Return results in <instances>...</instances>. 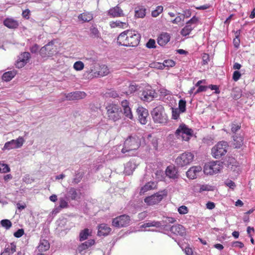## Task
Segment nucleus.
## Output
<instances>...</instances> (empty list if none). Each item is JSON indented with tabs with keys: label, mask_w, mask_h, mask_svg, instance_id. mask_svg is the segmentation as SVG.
<instances>
[{
	"label": "nucleus",
	"mask_w": 255,
	"mask_h": 255,
	"mask_svg": "<svg viewBox=\"0 0 255 255\" xmlns=\"http://www.w3.org/2000/svg\"><path fill=\"white\" fill-rule=\"evenodd\" d=\"M163 6L160 5L157 6L156 9L152 11L151 15L154 17H157L163 11Z\"/></svg>",
	"instance_id": "44"
},
{
	"label": "nucleus",
	"mask_w": 255,
	"mask_h": 255,
	"mask_svg": "<svg viewBox=\"0 0 255 255\" xmlns=\"http://www.w3.org/2000/svg\"><path fill=\"white\" fill-rule=\"evenodd\" d=\"M135 168V164L134 163L129 161L128 162L125 167V172L126 174L129 175L132 173Z\"/></svg>",
	"instance_id": "34"
},
{
	"label": "nucleus",
	"mask_w": 255,
	"mask_h": 255,
	"mask_svg": "<svg viewBox=\"0 0 255 255\" xmlns=\"http://www.w3.org/2000/svg\"><path fill=\"white\" fill-rule=\"evenodd\" d=\"M62 209L66 208L68 207V204L66 200L63 198H60L59 199V205Z\"/></svg>",
	"instance_id": "52"
},
{
	"label": "nucleus",
	"mask_w": 255,
	"mask_h": 255,
	"mask_svg": "<svg viewBox=\"0 0 255 255\" xmlns=\"http://www.w3.org/2000/svg\"><path fill=\"white\" fill-rule=\"evenodd\" d=\"M170 231L173 234L181 237L185 236L186 234L185 228L180 224L172 226L170 228Z\"/></svg>",
	"instance_id": "19"
},
{
	"label": "nucleus",
	"mask_w": 255,
	"mask_h": 255,
	"mask_svg": "<svg viewBox=\"0 0 255 255\" xmlns=\"http://www.w3.org/2000/svg\"><path fill=\"white\" fill-rule=\"evenodd\" d=\"M183 17L188 18L191 15V10L190 9H187L183 11Z\"/></svg>",
	"instance_id": "64"
},
{
	"label": "nucleus",
	"mask_w": 255,
	"mask_h": 255,
	"mask_svg": "<svg viewBox=\"0 0 255 255\" xmlns=\"http://www.w3.org/2000/svg\"><path fill=\"white\" fill-rule=\"evenodd\" d=\"M146 46L148 48H153L155 47V41L154 39H150L146 43Z\"/></svg>",
	"instance_id": "57"
},
{
	"label": "nucleus",
	"mask_w": 255,
	"mask_h": 255,
	"mask_svg": "<svg viewBox=\"0 0 255 255\" xmlns=\"http://www.w3.org/2000/svg\"><path fill=\"white\" fill-rule=\"evenodd\" d=\"M138 121L142 125H145L148 122V112L143 107H138L136 110Z\"/></svg>",
	"instance_id": "14"
},
{
	"label": "nucleus",
	"mask_w": 255,
	"mask_h": 255,
	"mask_svg": "<svg viewBox=\"0 0 255 255\" xmlns=\"http://www.w3.org/2000/svg\"><path fill=\"white\" fill-rule=\"evenodd\" d=\"M186 101L183 99L179 100L178 103V110L181 113H184L186 111Z\"/></svg>",
	"instance_id": "40"
},
{
	"label": "nucleus",
	"mask_w": 255,
	"mask_h": 255,
	"mask_svg": "<svg viewBox=\"0 0 255 255\" xmlns=\"http://www.w3.org/2000/svg\"><path fill=\"white\" fill-rule=\"evenodd\" d=\"M106 95L107 97H112L114 98L119 97V94L117 93V92L114 90H111L107 92Z\"/></svg>",
	"instance_id": "56"
},
{
	"label": "nucleus",
	"mask_w": 255,
	"mask_h": 255,
	"mask_svg": "<svg viewBox=\"0 0 255 255\" xmlns=\"http://www.w3.org/2000/svg\"><path fill=\"white\" fill-rule=\"evenodd\" d=\"M86 96V93L83 91H78L67 94L65 97L67 100L72 101L84 99Z\"/></svg>",
	"instance_id": "17"
},
{
	"label": "nucleus",
	"mask_w": 255,
	"mask_h": 255,
	"mask_svg": "<svg viewBox=\"0 0 255 255\" xmlns=\"http://www.w3.org/2000/svg\"><path fill=\"white\" fill-rule=\"evenodd\" d=\"M142 142H144V139L141 134H132L126 139L122 152L126 156H132Z\"/></svg>",
	"instance_id": "1"
},
{
	"label": "nucleus",
	"mask_w": 255,
	"mask_h": 255,
	"mask_svg": "<svg viewBox=\"0 0 255 255\" xmlns=\"http://www.w3.org/2000/svg\"><path fill=\"white\" fill-rule=\"evenodd\" d=\"M167 194L165 190L157 192L150 196L146 197L144 202L148 205H152L160 202L164 196Z\"/></svg>",
	"instance_id": "9"
},
{
	"label": "nucleus",
	"mask_w": 255,
	"mask_h": 255,
	"mask_svg": "<svg viewBox=\"0 0 255 255\" xmlns=\"http://www.w3.org/2000/svg\"><path fill=\"white\" fill-rule=\"evenodd\" d=\"M111 231V229L106 224H102L99 226L98 235L99 236H107Z\"/></svg>",
	"instance_id": "23"
},
{
	"label": "nucleus",
	"mask_w": 255,
	"mask_h": 255,
	"mask_svg": "<svg viewBox=\"0 0 255 255\" xmlns=\"http://www.w3.org/2000/svg\"><path fill=\"white\" fill-rule=\"evenodd\" d=\"M68 194L72 200H75L77 196V191L74 188H71L69 189Z\"/></svg>",
	"instance_id": "45"
},
{
	"label": "nucleus",
	"mask_w": 255,
	"mask_h": 255,
	"mask_svg": "<svg viewBox=\"0 0 255 255\" xmlns=\"http://www.w3.org/2000/svg\"><path fill=\"white\" fill-rule=\"evenodd\" d=\"M241 73L238 71H235L233 73V79L235 81H237L240 79V78H241Z\"/></svg>",
	"instance_id": "59"
},
{
	"label": "nucleus",
	"mask_w": 255,
	"mask_h": 255,
	"mask_svg": "<svg viewBox=\"0 0 255 255\" xmlns=\"http://www.w3.org/2000/svg\"><path fill=\"white\" fill-rule=\"evenodd\" d=\"M84 68V64L81 61H78L73 64V68L77 71L82 70Z\"/></svg>",
	"instance_id": "39"
},
{
	"label": "nucleus",
	"mask_w": 255,
	"mask_h": 255,
	"mask_svg": "<svg viewBox=\"0 0 255 255\" xmlns=\"http://www.w3.org/2000/svg\"><path fill=\"white\" fill-rule=\"evenodd\" d=\"M175 65V62L171 59L165 60L163 61L162 66L167 68L172 67L174 66Z\"/></svg>",
	"instance_id": "48"
},
{
	"label": "nucleus",
	"mask_w": 255,
	"mask_h": 255,
	"mask_svg": "<svg viewBox=\"0 0 255 255\" xmlns=\"http://www.w3.org/2000/svg\"><path fill=\"white\" fill-rule=\"evenodd\" d=\"M225 184L232 189H234L236 187L235 182L230 179L226 180L225 181Z\"/></svg>",
	"instance_id": "53"
},
{
	"label": "nucleus",
	"mask_w": 255,
	"mask_h": 255,
	"mask_svg": "<svg viewBox=\"0 0 255 255\" xmlns=\"http://www.w3.org/2000/svg\"><path fill=\"white\" fill-rule=\"evenodd\" d=\"M170 35L167 32L161 33L157 38L158 44L161 46L165 45L170 40Z\"/></svg>",
	"instance_id": "20"
},
{
	"label": "nucleus",
	"mask_w": 255,
	"mask_h": 255,
	"mask_svg": "<svg viewBox=\"0 0 255 255\" xmlns=\"http://www.w3.org/2000/svg\"><path fill=\"white\" fill-rule=\"evenodd\" d=\"M198 20V18L196 16H194L187 23L191 25H195V27Z\"/></svg>",
	"instance_id": "54"
},
{
	"label": "nucleus",
	"mask_w": 255,
	"mask_h": 255,
	"mask_svg": "<svg viewBox=\"0 0 255 255\" xmlns=\"http://www.w3.org/2000/svg\"><path fill=\"white\" fill-rule=\"evenodd\" d=\"M151 114L155 123L165 125L168 123V117L162 107H155L153 109Z\"/></svg>",
	"instance_id": "3"
},
{
	"label": "nucleus",
	"mask_w": 255,
	"mask_h": 255,
	"mask_svg": "<svg viewBox=\"0 0 255 255\" xmlns=\"http://www.w3.org/2000/svg\"><path fill=\"white\" fill-rule=\"evenodd\" d=\"M163 225L161 222L159 221H148L145 223H144L141 226V228H147L154 227L156 228H161Z\"/></svg>",
	"instance_id": "25"
},
{
	"label": "nucleus",
	"mask_w": 255,
	"mask_h": 255,
	"mask_svg": "<svg viewBox=\"0 0 255 255\" xmlns=\"http://www.w3.org/2000/svg\"><path fill=\"white\" fill-rule=\"evenodd\" d=\"M181 113L180 111L178 110V109H172V119L174 120H177L179 117V115Z\"/></svg>",
	"instance_id": "50"
},
{
	"label": "nucleus",
	"mask_w": 255,
	"mask_h": 255,
	"mask_svg": "<svg viewBox=\"0 0 255 255\" xmlns=\"http://www.w3.org/2000/svg\"><path fill=\"white\" fill-rule=\"evenodd\" d=\"M178 212L180 214L184 215L188 212V209L185 206H181L178 209Z\"/></svg>",
	"instance_id": "51"
},
{
	"label": "nucleus",
	"mask_w": 255,
	"mask_h": 255,
	"mask_svg": "<svg viewBox=\"0 0 255 255\" xmlns=\"http://www.w3.org/2000/svg\"><path fill=\"white\" fill-rule=\"evenodd\" d=\"M156 183L154 182H149L143 186L140 191V194H144L145 192L154 189L156 187Z\"/></svg>",
	"instance_id": "28"
},
{
	"label": "nucleus",
	"mask_w": 255,
	"mask_h": 255,
	"mask_svg": "<svg viewBox=\"0 0 255 255\" xmlns=\"http://www.w3.org/2000/svg\"><path fill=\"white\" fill-rule=\"evenodd\" d=\"M184 20V17L182 16H177L174 19L171 20V22L174 24H179Z\"/></svg>",
	"instance_id": "55"
},
{
	"label": "nucleus",
	"mask_w": 255,
	"mask_h": 255,
	"mask_svg": "<svg viewBox=\"0 0 255 255\" xmlns=\"http://www.w3.org/2000/svg\"><path fill=\"white\" fill-rule=\"evenodd\" d=\"M156 95L155 90L150 86L147 85L142 92L141 99L144 102H149L156 97Z\"/></svg>",
	"instance_id": "11"
},
{
	"label": "nucleus",
	"mask_w": 255,
	"mask_h": 255,
	"mask_svg": "<svg viewBox=\"0 0 255 255\" xmlns=\"http://www.w3.org/2000/svg\"><path fill=\"white\" fill-rule=\"evenodd\" d=\"M194 28L195 25H191L186 23V25L181 31V34L183 36H186L189 35Z\"/></svg>",
	"instance_id": "29"
},
{
	"label": "nucleus",
	"mask_w": 255,
	"mask_h": 255,
	"mask_svg": "<svg viewBox=\"0 0 255 255\" xmlns=\"http://www.w3.org/2000/svg\"><path fill=\"white\" fill-rule=\"evenodd\" d=\"M90 33L92 36L94 37H99L100 36V33L98 29L94 26H92L90 28Z\"/></svg>",
	"instance_id": "49"
},
{
	"label": "nucleus",
	"mask_w": 255,
	"mask_h": 255,
	"mask_svg": "<svg viewBox=\"0 0 255 255\" xmlns=\"http://www.w3.org/2000/svg\"><path fill=\"white\" fill-rule=\"evenodd\" d=\"M193 134V130L184 124H181L175 131L176 137L185 141L189 140Z\"/></svg>",
	"instance_id": "6"
},
{
	"label": "nucleus",
	"mask_w": 255,
	"mask_h": 255,
	"mask_svg": "<svg viewBox=\"0 0 255 255\" xmlns=\"http://www.w3.org/2000/svg\"><path fill=\"white\" fill-rule=\"evenodd\" d=\"M140 39V34L135 30H126L121 33L117 39L118 43L124 46H136Z\"/></svg>",
	"instance_id": "2"
},
{
	"label": "nucleus",
	"mask_w": 255,
	"mask_h": 255,
	"mask_svg": "<svg viewBox=\"0 0 255 255\" xmlns=\"http://www.w3.org/2000/svg\"><path fill=\"white\" fill-rule=\"evenodd\" d=\"M165 174L167 177L171 179H175L178 177L177 169L173 165L168 166L166 168Z\"/></svg>",
	"instance_id": "21"
},
{
	"label": "nucleus",
	"mask_w": 255,
	"mask_h": 255,
	"mask_svg": "<svg viewBox=\"0 0 255 255\" xmlns=\"http://www.w3.org/2000/svg\"><path fill=\"white\" fill-rule=\"evenodd\" d=\"M24 233V230L22 229H18L17 231L14 233L13 236L17 238L22 237Z\"/></svg>",
	"instance_id": "58"
},
{
	"label": "nucleus",
	"mask_w": 255,
	"mask_h": 255,
	"mask_svg": "<svg viewBox=\"0 0 255 255\" xmlns=\"http://www.w3.org/2000/svg\"><path fill=\"white\" fill-rule=\"evenodd\" d=\"M202 168L200 166H193L190 167L186 172L187 177L190 179H194L201 172Z\"/></svg>",
	"instance_id": "15"
},
{
	"label": "nucleus",
	"mask_w": 255,
	"mask_h": 255,
	"mask_svg": "<svg viewBox=\"0 0 255 255\" xmlns=\"http://www.w3.org/2000/svg\"><path fill=\"white\" fill-rule=\"evenodd\" d=\"M78 18L84 22H88L91 20L93 18V14L91 12H84L79 15Z\"/></svg>",
	"instance_id": "31"
},
{
	"label": "nucleus",
	"mask_w": 255,
	"mask_h": 255,
	"mask_svg": "<svg viewBox=\"0 0 255 255\" xmlns=\"http://www.w3.org/2000/svg\"><path fill=\"white\" fill-rule=\"evenodd\" d=\"M108 118L114 122L119 120L122 116V110L118 105L110 103L106 106Z\"/></svg>",
	"instance_id": "5"
},
{
	"label": "nucleus",
	"mask_w": 255,
	"mask_h": 255,
	"mask_svg": "<svg viewBox=\"0 0 255 255\" xmlns=\"http://www.w3.org/2000/svg\"><path fill=\"white\" fill-rule=\"evenodd\" d=\"M208 88V87L207 86H200L198 89L194 92V95H196L199 93H200V92H204V91H206L207 90Z\"/></svg>",
	"instance_id": "62"
},
{
	"label": "nucleus",
	"mask_w": 255,
	"mask_h": 255,
	"mask_svg": "<svg viewBox=\"0 0 255 255\" xmlns=\"http://www.w3.org/2000/svg\"><path fill=\"white\" fill-rule=\"evenodd\" d=\"M124 114L127 118L132 120L133 119V115L131 112V108L130 107L123 110Z\"/></svg>",
	"instance_id": "46"
},
{
	"label": "nucleus",
	"mask_w": 255,
	"mask_h": 255,
	"mask_svg": "<svg viewBox=\"0 0 255 255\" xmlns=\"http://www.w3.org/2000/svg\"><path fill=\"white\" fill-rule=\"evenodd\" d=\"M108 15L112 18L122 17L125 15L123 10L118 5L111 8L108 11Z\"/></svg>",
	"instance_id": "18"
},
{
	"label": "nucleus",
	"mask_w": 255,
	"mask_h": 255,
	"mask_svg": "<svg viewBox=\"0 0 255 255\" xmlns=\"http://www.w3.org/2000/svg\"><path fill=\"white\" fill-rule=\"evenodd\" d=\"M30 58V53L29 52H23L19 56L17 60L15 66L18 68L23 67L28 61Z\"/></svg>",
	"instance_id": "16"
},
{
	"label": "nucleus",
	"mask_w": 255,
	"mask_h": 255,
	"mask_svg": "<svg viewBox=\"0 0 255 255\" xmlns=\"http://www.w3.org/2000/svg\"><path fill=\"white\" fill-rule=\"evenodd\" d=\"M223 168V162L220 161H212L205 164L203 171L206 175H212L219 173Z\"/></svg>",
	"instance_id": "4"
},
{
	"label": "nucleus",
	"mask_w": 255,
	"mask_h": 255,
	"mask_svg": "<svg viewBox=\"0 0 255 255\" xmlns=\"http://www.w3.org/2000/svg\"><path fill=\"white\" fill-rule=\"evenodd\" d=\"M10 168L8 165L6 164L0 162V173H7L9 172Z\"/></svg>",
	"instance_id": "42"
},
{
	"label": "nucleus",
	"mask_w": 255,
	"mask_h": 255,
	"mask_svg": "<svg viewBox=\"0 0 255 255\" xmlns=\"http://www.w3.org/2000/svg\"><path fill=\"white\" fill-rule=\"evenodd\" d=\"M130 219L128 216L123 215L113 220L112 225L115 227L121 228L129 225Z\"/></svg>",
	"instance_id": "12"
},
{
	"label": "nucleus",
	"mask_w": 255,
	"mask_h": 255,
	"mask_svg": "<svg viewBox=\"0 0 255 255\" xmlns=\"http://www.w3.org/2000/svg\"><path fill=\"white\" fill-rule=\"evenodd\" d=\"M241 128V126L238 124H232L231 125V130L233 133H236Z\"/></svg>",
	"instance_id": "61"
},
{
	"label": "nucleus",
	"mask_w": 255,
	"mask_h": 255,
	"mask_svg": "<svg viewBox=\"0 0 255 255\" xmlns=\"http://www.w3.org/2000/svg\"><path fill=\"white\" fill-rule=\"evenodd\" d=\"M15 70L9 71L3 73L2 76V79L6 82L10 81L16 75Z\"/></svg>",
	"instance_id": "27"
},
{
	"label": "nucleus",
	"mask_w": 255,
	"mask_h": 255,
	"mask_svg": "<svg viewBox=\"0 0 255 255\" xmlns=\"http://www.w3.org/2000/svg\"><path fill=\"white\" fill-rule=\"evenodd\" d=\"M232 246L235 248H238L239 249H242L244 247V244L239 241H235L232 243Z\"/></svg>",
	"instance_id": "60"
},
{
	"label": "nucleus",
	"mask_w": 255,
	"mask_h": 255,
	"mask_svg": "<svg viewBox=\"0 0 255 255\" xmlns=\"http://www.w3.org/2000/svg\"><path fill=\"white\" fill-rule=\"evenodd\" d=\"M164 173L163 170H157L155 173V178L157 181H161L163 179Z\"/></svg>",
	"instance_id": "43"
},
{
	"label": "nucleus",
	"mask_w": 255,
	"mask_h": 255,
	"mask_svg": "<svg viewBox=\"0 0 255 255\" xmlns=\"http://www.w3.org/2000/svg\"><path fill=\"white\" fill-rule=\"evenodd\" d=\"M24 142V139L23 137L19 136L16 139H12L10 141H7L5 143L2 150H10L12 149L18 148L21 147Z\"/></svg>",
	"instance_id": "10"
},
{
	"label": "nucleus",
	"mask_w": 255,
	"mask_h": 255,
	"mask_svg": "<svg viewBox=\"0 0 255 255\" xmlns=\"http://www.w3.org/2000/svg\"><path fill=\"white\" fill-rule=\"evenodd\" d=\"M145 8L138 7L135 10V16L137 18H143L145 16Z\"/></svg>",
	"instance_id": "36"
},
{
	"label": "nucleus",
	"mask_w": 255,
	"mask_h": 255,
	"mask_svg": "<svg viewBox=\"0 0 255 255\" xmlns=\"http://www.w3.org/2000/svg\"><path fill=\"white\" fill-rule=\"evenodd\" d=\"M4 26L10 29L17 28L19 25L18 21L11 17H8L3 20Z\"/></svg>",
	"instance_id": "22"
},
{
	"label": "nucleus",
	"mask_w": 255,
	"mask_h": 255,
	"mask_svg": "<svg viewBox=\"0 0 255 255\" xmlns=\"http://www.w3.org/2000/svg\"><path fill=\"white\" fill-rule=\"evenodd\" d=\"M50 248V245L47 240L41 239L37 249L39 252H45L48 250Z\"/></svg>",
	"instance_id": "24"
},
{
	"label": "nucleus",
	"mask_w": 255,
	"mask_h": 255,
	"mask_svg": "<svg viewBox=\"0 0 255 255\" xmlns=\"http://www.w3.org/2000/svg\"><path fill=\"white\" fill-rule=\"evenodd\" d=\"M109 69L106 65H101L100 66V69L97 73L99 76H104L107 75L109 73Z\"/></svg>",
	"instance_id": "32"
},
{
	"label": "nucleus",
	"mask_w": 255,
	"mask_h": 255,
	"mask_svg": "<svg viewBox=\"0 0 255 255\" xmlns=\"http://www.w3.org/2000/svg\"><path fill=\"white\" fill-rule=\"evenodd\" d=\"M16 245L15 243H11L9 244H7L4 251L6 252L9 255L13 254L16 252Z\"/></svg>",
	"instance_id": "33"
},
{
	"label": "nucleus",
	"mask_w": 255,
	"mask_h": 255,
	"mask_svg": "<svg viewBox=\"0 0 255 255\" xmlns=\"http://www.w3.org/2000/svg\"><path fill=\"white\" fill-rule=\"evenodd\" d=\"M228 144L227 142L221 141L218 142L212 148V155L215 158H220L226 154L227 152Z\"/></svg>",
	"instance_id": "7"
},
{
	"label": "nucleus",
	"mask_w": 255,
	"mask_h": 255,
	"mask_svg": "<svg viewBox=\"0 0 255 255\" xmlns=\"http://www.w3.org/2000/svg\"><path fill=\"white\" fill-rule=\"evenodd\" d=\"M95 241L94 240H89L80 245L78 247V250L80 252H82L84 250L93 245Z\"/></svg>",
	"instance_id": "26"
},
{
	"label": "nucleus",
	"mask_w": 255,
	"mask_h": 255,
	"mask_svg": "<svg viewBox=\"0 0 255 255\" xmlns=\"http://www.w3.org/2000/svg\"><path fill=\"white\" fill-rule=\"evenodd\" d=\"M234 145L237 148H240L243 144V138L242 136H234Z\"/></svg>",
	"instance_id": "38"
},
{
	"label": "nucleus",
	"mask_w": 255,
	"mask_h": 255,
	"mask_svg": "<svg viewBox=\"0 0 255 255\" xmlns=\"http://www.w3.org/2000/svg\"><path fill=\"white\" fill-rule=\"evenodd\" d=\"M110 25L111 28L120 27L125 28L127 27L128 24L126 22H122L120 20H116L110 22Z\"/></svg>",
	"instance_id": "30"
},
{
	"label": "nucleus",
	"mask_w": 255,
	"mask_h": 255,
	"mask_svg": "<svg viewBox=\"0 0 255 255\" xmlns=\"http://www.w3.org/2000/svg\"><path fill=\"white\" fill-rule=\"evenodd\" d=\"M208 88L212 90H215V93L216 94H219L220 91L219 90V89L217 85H210Z\"/></svg>",
	"instance_id": "63"
},
{
	"label": "nucleus",
	"mask_w": 255,
	"mask_h": 255,
	"mask_svg": "<svg viewBox=\"0 0 255 255\" xmlns=\"http://www.w3.org/2000/svg\"><path fill=\"white\" fill-rule=\"evenodd\" d=\"M194 155L190 152H185L180 154L176 159V164L181 167L189 165L193 161Z\"/></svg>",
	"instance_id": "8"
},
{
	"label": "nucleus",
	"mask_w": 255,
	"mask_h": 255,
	"mask_svg": "<svg viewBox=\"0 0 255 255\" xmlns=\"http://www.w3.org/2000/svg\"><path fill=\"white\" fill-rule=\"evenodd\" d=\"M0 224L2 227L4 228L6 230H8L12 226L11 222L10 220L7 219L2 220L0 221Z\"/></svg>",
	"instance_id": "41"
},
{
	"label": "nucleus",
	"mask_w": 255,
	"mask_h": 255,
	"mask_svg": "<svg viewBox=\"0 0 255 255\" xmlns=\"http://www.w3.org/2000/svg\"><path fill=\"white\" fill-rule=\"evenodd\" d=\"M139 87L137 84L133 83H131L128 87V90L126 92V94L127 95L131 94L137 91Z\"/></svg>",
	"instance_id": "37"
},
{
	"label": "nucleus",
	"mask_w": 255,
	"mask_h": 255,
	"mask_svg": "<svg viewBox=\"0 0 255 255\" xmlns=\"http://www.w3.org/2000/svg\"><path fill=\"white\" fill-rule=\"evenodd\" d=\"M54 42L53 41L49 42L40 49V54L42 57H50L53 55L56 51L54 49Z\"/></svg>",
	"instance_id": "13"
},
{
	"label": "nucleus",
	"mask_w": 255,
	"mask_h": 255,
	"mask_svg": "<svg viewBox=\"0 0 255 255\" xmlns=\"http://www.w3.org/2000/svg\"><path fill=\"white\" fill-rule=\"evenodd\" d=\"M91 232L88 229H85L82 230L79 234V240L80 241L86 240L90 235Z\"/></svg>",
	"instance_id": "35"
},
{
	"label": "nucleus",
	"mask_w": 255,
	"mask_h": 255,
	"mask_svg": "<svg viewBox=\"0 0 255 255\" xmlns=\"http://www.w3.org/2000/svg\"><path fill=\"white\" fill-rule=\"evenodd\" d=\"M214 189V187L208 184L201 185L200 186L199 192H202L205 191H212Z\"/></svg>",
	"instance_id": "47"
}]
</instances>
